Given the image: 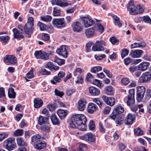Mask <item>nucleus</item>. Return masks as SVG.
Segmentation results:
<instances>
[{"mask_svg": "<svg viewBox=\"0 0 151 151\" xmlns=\"http://www.w3.org/2000/svg\"><path fill=\"white\" fill-rule=\"evenodd\" d=\"M86 122V117L83 115L76 114L71 118V122L70 126L72 128H77L81 131L86 130V127L85 123Z\"/></svg>", "mask_w": 151, "mask_h": 151, "instance_id": "nucleus-1", "label": "nucleus"}, {"mask_svg": "<svg viewBox=\"0 0 151 151\" xmlns=\"http://www.w3.org/2000/svg\"><path fill=\"white\" fill-rule=\"evenodd\" d=\"M127 9L130 14L132 15L142 13L144 11L142 7L139 5L135 6L132 0L130 1L127 5Z\"/></svg>", "mask_w": 151, "mask_h": 151, "instance_id": "nucleus-2", "label": "nucleus"}, {"mask_svg": "<svg viewBox=\"0 0 151 151\" xmlns=\"http://www.w3.org/2000/svg\"><path fill=\"white\" fill-rule=\"evenodd\" d=\"M34 19L32 17H29L28 19L27 22L24 27L23 30L25 33L27 34L32 33L34 29Z\"/></svg>", "mask_w": 151, "mask_h": 151, "instance_id": "nucleus-3", "label": "nucleus"}, {"mask_svg": "<svg viewBox=\"0 0 151 151\" xmlns=\"http://www.w3.org/2000/svg\"><path fill=\"white\" fill-rule=\"evenodd\" d=\"M105 41L103 40H97L95 44L92 47V50L93 51H100L104 50V47L106 46Z\"/></svg>", "mask_w": 151, "mask_h": 151, "instance_id": "nucleus-4", "label": "nucleus"}, {"mask_svg": "<svg viewBox=\"0 0 151 151\" xmlns=\"http://www.w3.org/2000/svg\"><path fill=\"white\" fill-rule=\"evenodd\" d=\"M123 112V107L120 105L115 106L111 114L109 116L111 119L114 120L116 118L117 115H119Z\"/></svg>", "mask_w": 151, "mask_h": 151, "instance_id": "nucleus-5", "label": "nucleus"}, {"mask_svg": "<svg viewBox=\"0 0 151 151\" xmlns=\"http://www.w3.org/2000/svg\"><path fill=\"white\" fill-rule=\"evenodd\" d=\"M4 145L8 150H12L16 146L14 138L12 137L6 140L4 142Z\"/></svg>", "mask_w": 151, "mask_h": 151, "instance_id": "nucleus-6", "label": "nucleus"}, {"mask_svg": "<svg viewBox=\"0 0 151 151\" xmlns=\"http://www.w3.org/2000/svg\"><path fill=\"white\" fill-rule=\"evenodd\" d=\"M52 24L54 27L58 28L64 27L66 24L64 18L54 19L52 20Z\"/></svg>", "mask_w": 151, "mask_h": 151, "instance_id": "nucleus-7", "label": "nucleus"}, {"mask_svg": "<svg viewBox=\"0 0 151 151\" xmlns=\"http://www.w3.org/2000/svg\"><path fill=\"white\" fill-rule=\"evenodd\" d=\"M137 100L140 102L143 99L145 91V88L144 86H139L137 87Z\"/></svg>", "mask_w": 151, "mask_h": 151, "instance_id": "nucleus-8", "label": "nucleus"}, {"mask_svg": "<svg viewBox=\"0 0 151 151\" xmlns=\"http://www.w3.org/2000/svg\"><path fill=\"white\" fill-rule=\"evenodd\" d=\"M81 139L89 142H93L95 141L96 137L94 135L91 133L86 134L81 136Z\"/></svg>", "mask_w": 151, "mask_h": 151, "instance_id": "nucleus-9", "label": "nucleus"}, {"mask_svg": "<svg viewBox=\"0 0 151 151\" xmlns=\"http://www.w3.org/2000/svg\"><path fill=\"white\" fill-rule=\"evenodd\" d=\"M4 61L8 65L15 63L17 62V58L13 55H6L4 58Z\"/></svg>", "mask_w": 151, "mask_h": 151, "instance_id": "nucleus-10", "label": "nucleus"}, {"mask_svg": "<svg viewBox=\"0 0 151 151\" xmlns=\"http://www.w3.org/2000/svg\"><path fill=\"white\" fill-rule=\"evenodd\" d=\"M151 79V73L150 72H146L144 73L139 78L138 81L140 83L147 82Z\"/></svg>", "mask_w": 151, "mask_h": 151, "instance_id": "nucleus-11", "label": "nucleus"}, {"mask_svg": "<svg viewBox=\"0 0 151 151\" xmlns=\"http://www.w3.org/2000/svg\"><path fill=\"white\" fill-rule=\"evenodd\" d=\"M72 27L73 30L75 32H79L83 29L81 23L79 22H75L72 24Z\"/></svg>", "mask_w": 151, "mask_h": 151, "instance_id": "nucleus-12", "label": "nucleus"}, {"mask_svg": "<svg viewBox=\"0 0 151 151\" xmlns=\"http://www.w3.org/2000/svg\"><path fill=\"white\" fill-rule=\"evenodd\" d=\"M56 52L58 54L66 58L68 55V52L67 50V47L65 46H62L60 48L57 50Z\"/></svg>", "mask_w": 151, "mask_h": 151, "instance_id": "nucleus-13", "label": "nucleus"}, {"mask_svg": "<svg viewBox=\"0 0 151 151\" xmlns=\"http://www.w3.org/2000/svg\"><path fill=\"white\" fill-rule=\"evenodd\" d=\"M34 145L35 148L37 149L41 150L45 147L46 144L44 141H42L40 139L35 142Z\"/></svg>", "mask_w": 151, "mask_h": 151, "instance_id": "nucleus-14", "label": "nucleus"}, {"mask_svg": "<svg viewBox=\"0 0 151 151\" xmlns=\"http://www.w3.org/2000/svg\"><path fill=\"white\" fill-rule=\"evenodd\" d=\"M82 19L85 27H90L94 24L93 21L89 18L86 17L82 18Z\"/></svg>", "mask_w": 151, "mask_h": 151, "instance_id": "nucleus-15", "label": "nucleus"}, {"mask_svg": "<svg viewBox=\"0 0 151 151\" xmlns=\"http://www.w3.org/2000/svg\"><path fill=\"white\" fill-rule=\"evenodd\" d=\"M52 3L54 5H56L60 6L63 7L69 5V4L65 1H61L60 0H52Z\"/></svg>", "mask_w": 151, "mask_h": 151, "instance_id": "nucleus-16", "label": "nucleus"}, {"mask_svg": "<svg viewBox=\"0 0 151 151\" xmlns=\"http://www.w3.org/2000/svg\"><path fill=\"white\" fill-rule=\"evenodd\" d=\"M86 103L83 99H80L78 102V108L80 111H83L86 106Z\"/></svg>", "mask_w": 151, "mask_h": 151, "instance_id": "nucleus-17", "label": "nucleus"}, {"mask_svg": "<svg viewBox=\"0 0 151 151\" xmlns=\"http://www.w3.org/2000/svg\"><path fill=\"white\" fill-rule=\"evenodd\" d=\"M68 113V111L67 110L58 109L57 111L58 116L61 119H63L67 116Z\"/></svg>", "mask_w": 151, "mask_h": 151, "instance_id": "nucleus-18", "label": "nucleus"}, {"mask_svg": "<svg viewBox=\"0 0 151 151\" xmlns=\"http://www.w3.org/2000/svg\"><path fill=\"white\" fill-rule=\"evenodd\" d=\"M143 51L141 50H136L132 51L130 52V55L133 58H137L140 57L143 53Z\"/></svg>", "mask_w": 151, "mask_h": 151, "instance_id": "nucleus-19", "label": "nucleus"}, {"mask_svg": "<svg viewBox=\"0 0 151 151\" xmlns=\"http://www.w3.org/2000/svg\"><path fill=\"white\" fill-rule=\"evenodd\" d=\"M150 65V63L147 62H143L138 65V70L141 71H144L147 69Z\"/></svg>", "mask_w": 151, "mask_h": 151, "instance_id": "nucleus-20", "label": "nucleus"}, {"mask_svg": "<svg viewBox=\"0 0 151 151\" xmlns=\"http://www.w3.org/2000/svg\"><path fill=\"white\" fill-rule=\"evenodd\" d=\"M89 89L90 93L93 96H97L100 93V90L95 87L91 86Z\"/></svg>", "mask_w": 151, "mask_h": 151, "instance_id": "nucleus-21", "label": "nucleus"}, {"mask_svg": "<svg viewBox=\"0 0 151 151\" xmlns=\"http://www.w3.org/2000/svg\"><path fill=\"white\" fill-rule=\"evenodd\" d=\"M97 109L96 105L93 103L89 104L87 108L88 112L90 113H92Z\"/></svg>", "mask_w": 151, "mask_h": 151, "instance_id": "nucleus-22", "label": "nucleus"}, {"mask_svg": "<svg viewBox=\"0 0 151 151\" xmlns=\"http://www.w3.org/2000/svg\"><path fill=\"white\" fill-rule=\"evenodd\" d=\"M135 119L134 116L131 114H129L127 117V125L131 124H133L134 120Z\"/></svg>", "mask_w": 151, "mask_h": 151, "instance_id": "nucleus-23", "label": "nucleus"}, {"mask_svg": "<svg viewBox=\"0 0 151 151\" xmlns=\"http://www.w3.org/2000/svg\"><path fill=\"white\" fill-rule=\"evenodd\" d=\"M48 116L43 117L40 116L38 119L39 124L40 126L45 124L47 123V120L48 119Z\"/></svg>", "mask_w": 151, "mask_h": 151, "instance_id": "nucleus-24", "label": "nucleus"}, {"mask_svg": "<svg viewBox=\"0 0 151 151\" xmlns=\"http://www.w3.org/2000/svg\"><path fill=\"white\" fill-rule=\"evenodd\" d=\"M45 67L46 68H48L50 70H57L59 69V67L56 66L54 65L51 62H48L45 65Z\"/></svg>", "mask_w": 151, "mask_h": 151, "instance_id": "nucleus-25", "label": "nucleus"}, {"mask_svg": "<svg viewBox=\"0 0 151 151\" xmlns=\"http://www.w3.org/2000/svg\"><path fill=\"white\" fill-rule=\"evenodd\" d=\"M43 104L42 101L39 98H36L34 100V106L36 108H38L41 106Z\"/></svg>", "mask_w": 151, "mask_h": 151, "instance_id": "nucleus-26", "label": "nucleus"}, {"mask_svg": "<svg viewBox=\"0 0 151 151\" xmlns=\"http://www.w3.org/2000/svg\"><path fill=\"white\" fill-rule=\"evenodd\" d=\"M8 95L10 98L14 99L15 98L16 94L14 91V90L12 88H9L8 91Z\"/></svg>", "mask_w": 151, "mask_h": 151, "instance_id": "nucleus-27", "label": "nucleus"}, {"mask_svg": "<svg viewBox=\"0 0 151 151\" xmlns=\"http://www.w3.org/2000/svg\"><path fill=\"white\" fill-rule=\"evenodd\" d=\"M94 29L93 28H89L86 30L85 34L87 37H93L94 34Z\"/></svg>", "mask_w": 151, "mask_h": 151, "instance_id": "nucleus-28", "label": "nucleus"}, {"mask_svg": "<svg viewBox=\"0 0 151 151\" xmlns=\"http://www.w3.org/2000/svg\"><path fill=\"white\" fill-rule=\"evenodd\" d=\"M17 145L19 146H26L27 143L25 142L23 139L21 137H18L17 138Z\"/></svg>", "mask_w": 151, "mask_h": 151, "instance_id": "nucleus-29", "label": "nucleus"}, {"mask_svg": "<svg viewBox=\"0 0 151 151\" xmlns=\"http://www.w3.org/2000/svg\"><path fill=\"white\" fill-rule=\"evenodd\" d=\"M13 31L15 38H22L23 37V35L17 29H14Z\"/></svg>", "mask_w": 151, "mask_h": 151, "instance_id": "nucleus-30", "label": "nucleus"}, {"mask_svg": "<svg viewBox=\"0 0 151 151\" xmlns=\"http://www.w3.org/2000/svg\"><path fill=\"white\" fill-rule=\"evenodd\" d=\"M50 119L53 124L56 125L59 124V121L55 114H53L52 115L50 116Z\"/></svg>", "mask_w": 151, "mask_h": 151, "instance_id": "nucleus-31", "label": "nucleus"}, {"mask_svg": "<svg viewBox=\"0 0 151 151\" xmlns=\"http://www.w3.org/2000/svg\"><path fill=\"white\" fill-rule=\"evenodd\" d=\"M113 18L114 20V24L119 27H122V24L121 23L119 20V18L117 17L116 15H114L113 16Z\"/></svg>", "mask_w": 151, "mask_h": 151, "instance_id": "nucleus-32", "label": "nucleus"}, {"mask_svg": "<svg viewBox=\"0 0 151 151\" xmlns=\"http://www.w3.org/2000/svg\"><path fill=\"white\" fill-rule=\"evenodd\" d=\"M37 26L39 27L40 29L42 31L46 30L49 28L47 25L40 22H38Z\"/></svg>", "mask_w": 151, "mask_h": 151, "instance_id": "nucleus-33", "label": "nucleus"}, {"mask_svg": "<svg viewBox=\"0 0 151 151\" xmlns=\"http://www.w3.org/2000/svg\"><path fill=\"white\" fill-rule=\"evenodd\" d=\"M102 68L101 66H97L92 67L91 69V73H96L101 70Z\"/></svg>", "mask_w": 151, "mask_h": 151, "instance_id": "nucleus-34", "label": "nucleus"}, {"mask_svg": "<svg viewBox=\"0 0 151 151\" xmlns=\"http://www.w3.org/2000/svg\"><path fill=\"white\" fill-rule=\"evenodd\" d=\"M60 9L59 7L56 6L53 8V15L55 16H58L60 14Z\"/></svg>", "mask_w": 151, "mask_h": 151, "instance_id": "nucleus-35", "label": "nucleus"}, {"mask_svg": "<svg viewBox=\"0 0 151 151\" xmlns=\"http://www.w3.org/2000/svg\"><path fill=\"white\" fill-rule=\"evenodd\" d=\"M54 61L57 63L59 65L64 64L65 63L64 60L61 59L57 57H55Z\"/></svg>", "mask_w": 151, "mask_h": 151, "instance_id": "nucleus-36", "label": "nucleus"}, {"mask_svg": "<svg viewBox=\"0 0 151 151\" xmlns=\"http://www.w3.org/2000/svg\"><path fill=\"white\" fill-rule=\"evenodd\" d=\"M33 70L31 69L30 70L27 74V77L25 79L27 81L29 80L28 79H31L34 77V75L33 74Z\"/></svg>", "mask_w": 151, "mask_h": 151, "instance_id": "nucleus-37", "label": "nucleus"}, {"mask_svg": "<svg viewBox=\"0 0 151 151\" xmlns=\"http://www.w3.org/2000/svg\"><path fill=\"white\" fill-rule=\"evenodd\" d=\"M51 54V53L48 54L45 52L42 51L41 59L47 60L49 59V55Z\"/></svg>", "mask_w": 151, "mask_h": 151, "instance_id": "nucleus-38", "label": "nucleus"}, {"mask_svg": "<svg viewBox=\"0 0 151 151\" xmlns=\"http://www.w3.org/2000/svg\"><path fill=\"white\" fill-rule=\"evenodd\" d=\"M40 129L42 131L48 132L50 131V127L48 125L45 124L41 126Z\"/></svg>", "mask_w": 151, "mask_h": 151, "instance_id": "nucleus-39", "label": "nucleus"}, {"mask_svg": "<svg viewBox=\"0 0 151 151\" xmlns=\"http://www.w3.org/2000/svg\"><path fill=\"white\" fill-rule=\"evenodd\" d=\"M61 80V79L56 76L54 77L53 80L51 81V82L54 84H56L57 83L60 82Z\"/></svg>", "mask_w": 151, "mask_h": 151, "instance_id": "nucleus-40", "label": "nucleus"}, {"mask_svg": "<svg viewBox=\"0 0 151 151\" xmlns=\"http://www.w3.org/2000/svg\"><path fill=\"white\" fill-rule=\"evenodd\" d=\"M115 103V99L113 97H109L106 104L112 106L114 105Z\"/></svg>", "mask_w": 151, "mask_h": 151, "instance_id": "nucleus-41", "label": "nucleus"}, {"mask_svg": "<svg viewBox=\"0 0 151 151\" xmlns=\"http://www.w3.org/2000/svg\"><path fill=\"white\" fill-rule=\"evenodd\" d=\"M24 133V131L22 129H18L16 130L14 133V135L15 136H22Z\"/></svg>", "mask_w": 151, "mask_h": 151, "instance_id": "nucleus-42", "label": "nucleus"}, {"mask_svg": "<svg viewBox=\"0 0 151 151\" xmlns=\"http://www.w3.org/2000/svg\"><path fill=\"white\" fill-rule=\"evenodd\" d=\"M127 103L128 106H130L135 103L134 98H127Z\"/></svg>", "mask_w": 151, "mask_h": 151, "instance_id": "nucleus-43", "label": "nucleus"}, {"mask_svg": "<svg viewBox=\"0 0 151 151\" xmlns=\"http://www.w3.org/2000/svg\"><path fill=\"white\" fill-rule=\"evenodd\" d=\"M134 134L137 135H141L143 134V131L139 127L134 129Z\"/></svg>", "mask_w": 151, "mask_h": 151, "instance_id": "nucleus-44", "label": "nucleus"}, {"mask_svg": "<svg viewBox=\"0 0 151 151\" xmlns=\"http://www.w3.org/2000/svg\"><path fill=\"white\" fill-rule=\"evenodd\" d=\"M86 150V145L84 144H82L79 145V147L76 150V151H84Z\"/></svg>", "mask_w": 151, "mask_h": 151, "instance_id": "nucleus-45", "label": "nucleus"}, {"mask_svg": "<svg viewBox=\"0 0 151 151\" xmlns=\"http://www.w3.org/2000/svg\"><path fill=\"white\" fill-rule=\"evenodd\" d=\"M134 89H131L129 91V95L127 98H134Z\"/></svg>", "mask_w": 151, "mask_h": 151, "instance_id": "nucleus-46", "label": "nucleus"}, {"mask_svg": "<svg viewBox=\"0 0 151 151\" xmlns=\"http://www.w3.org/2000/svg\"><path fill=\"white\" fill-rule=\"evenodd\" d=\"M106 91V93L108 95H111L112 94V92L113 91V88L111 86H107L105 88Z\"/></svg>", "mask_w": 151, "mask_h": 151, "instance_id": "nucleus-47", "label": "nucleus"}, {"mask_svg": "<svg viewBox=\"0 0 151 151\" xmlns=\"http://www.w3.org/2000/svg\"><path fill=\"white\" fill-rule=\"evenodd\" d=\"M42 19L46 22H49L52 19V17L49 15H47L41 17Z\"/></svg>", "mask_w": 151, "mask_h": 151, "instance_id": "nucleus-48", "label": "nucleus"}, {"mask_svg": "<svg viewBox=\"0 0 151 151\" xmlns=\"http://www.w3.org/2000/svg\"><path fill=\"white\" fill-rule=\"evenodd\" d=\"M150 98H151V89H148L147 91L145 99L146 101H148Z\"/></svg>", "mask_w": 151, "mask_h": 151, "instance_id": "nucleus-49", "label": "nucleus"}, {"mask_svg": "<svg viewBox=\"0 0 151 151\" xmlns=\"http://www.w3.org/2000/svg\"><path fill=\"white\" fill-rule=\"evenodd\" d=\"M41 137V136L38 134L34 135L32 137L31 141L32 142H36L38 140H40Z\"/></svg>", "mask_w": 151, "mask_h": 151, "instance_id": "nucleus-50", "label": "nucleus"}, {"mask_svg": "<svg viewBox=\"0 0 151 151\" xmlns=\"http://www.w3.org/2000/svg\"><path fill=\"white\" fill-rule=\"evenodd\" d=\"M95 27L97 28V30L101 33H102L104 31V27L102 25L100 24H96L95 25Z\"/></svg>", "mask_w": 151, "mask_h": 151, "instance_id": "nucleus-51", "label": "nucleus"}, {"mask_svg": "<svg viewBox=\"0 0 151 151\" xmlns=\"http://www.w3.org/2000/svg\"><path fill=\"white\" fill-rule=\"evenodd\" d=\"M84 71L81 68H77L73 72L74 75L76 76H77V73H81Z\"/></svg>", "mask_w": 151, "mask_h": 151, "instance_id": "nucleus-52", "label": "nucleus"}, {"mask_svg": "<svg viewBox=\"0 0 151 151\" xmlns=\"http://www.w3.org/2000/svg\"><path fill=\"white\" fill-rule=\"evenodd\" d=\"M42 52V51L41 50L36 51L34 53L35 58L37 59H41Z\"/></svg>", "mask_w": 151, "mask_h": 151, "instance_id": "nucleus-53", "label": "nucleus"}, {"mask_svg": "<svg viewBox=\"0 0 151 151\" xmlns=\"http://www.w3.org/2000/svg\"><path fill=\"white\" fill-rule=\"evenodd\" d=\"M93 101L96 103L99 106V107L101 108H102L104 105V104H103L102 102H101L98 98H95L93 100Z\"/></svg>", "mask_w": 151, "mask_h": 151, "instance_id": "nucleus-54", "label": "nucleus"}, {"mask_svg": "<svg viewBox=\"0 0 151 151\" xmlns=\"http://www.w3.org/2000/svg\"><path fill=\"white\" fill-rule=\"evenodd\" d=\"M50 35L49 34L47 33H43L42 35V40L45 41L48 40L50 39Z\"/></svg>", "mask_w": 151, "mask_h": 151, "instance_id": "nucleus-55", "label": "nucleus"}, {"mask_svg": "<svg viewBox=\"0 0 151 151\" xmlns=\"http://www.w3.org/2000/svg\"><path fill=\"white\" fill-rule=\"evenodd\" d=\"M116 123L118 124L121 125L123 123V116L120 115L118 116L116 120Z\"/></svg>", "mask_w": 151, "mask_h": 151, "instance_id": "nucleus-56", "label": "nucleus"}, {"mask_svg": "<svg viewBox=\"0 0 151 151\" xmlns=\"http://www.w3.org/2000/svg\"><path fill=\"white\" fill-rule=\"evenodd\" d=\"M129 106H130L131 110L134 112H136L138 110V106L137 105L134 104Z\"/></svg>", "mask_w": 151, "mask_h": 151, "instance_id": "nucleus-57", "label": "nucleus"}, {"mask_svg": "<svg viewBox=\"0 0 151 151\" xmlns=\"http://www.w3.org/2000/svg\"><path fill=\"white\" fill-rule=\"evenodd\" d=\"M47 107L50 111H53L55 110L56 108V106L55 104H49L47 106Z\"/></svg>", "mask_w": 151, "mask_h": 151, "instance_id": "nucleus-58", "label": "nucleus"}, {"mask_svg": "<svg viewBox=\"0 0 151 151\" xmlns=\"http://www.w3.org/2000/svg\"><path fill=\"white\" fill-rule=\"evenodd\" d=\"M95 125L94 122L93 120H91L89 123L88 126L89 129L91 130H93L95 128Z\"/></svg>", "mask_w": 151, "mask_h": 151, "instance_id": "nucleus-59", "label": "nucleus"}, {"mask_svg": "<svg viewBox=\"0 0 151 151\" xmlns=\"http://www.w3.org/2000/svg\"><path fill=\"white\" fill-rule=\"evenodd\" d=\"M55 95L61 97L64 95V93L63 91H61L58 90L57 89H55Z\"/></svg>", "mask_w": 151, "mask_h": 151, "instance_id": "nucleus-60", "label": "nucleus"}, {"mask_svg": "<svg viewBox=\"0 0 151 151\" xmlns=\"http://www.w3.org/2000/svg\"><path fill=\"white\" fill-rule=\"evenodd\" d=\"M8 134L4 132L0 134V141H2L8 137Z\"/></svg>", "mask_w": 151, "mask_h": 151, "instance_id": "nucleus-61", "label": "nucleus"}, {"mask_svg": "<svg viewBox=\"0 0 151 151\" xmlns=\"http://www.w3.org/2000/svg\"><path fill=\"white\" fill-rule=\"evenodd\" d=\"M9 37L7 36H2L0 37V40L6 42L8 41Z\"/></svg>", "mask_w": 151, "mask_h": 151, "instance_id": "nucleus-62", "label": "nucleus"}, {"mask_svg": "<svg viewBox=\"0 0 151 151\" xmlns=\"http://www.w3.org/2000/svg\"><path fill=\"white\" fill-rule=\"evenodd\" d=\"M99 131L101 132L104 133L106 130L105 128L103 126L101 122H99Z\"/></svg>", "mask_w": 151, "mask_h": 151, "instance_id": "nucleus-63", "label": "nucleus"}, {"mask_svg": "<svg viewBox=\"0 0 151 151\" xmlns=\"http://www.w3.org/2000/svg\"><path fill=\"white\" fill-rule=\"evenodd\" d=\"M40 72L42 75H49L51 73L50 72L44 68L42 69Z\"/></svg>", "mask_w": 151, "mask_h": 151, "instance_id": "nucleus-64", "label": "nucleus"}]
</instances>
